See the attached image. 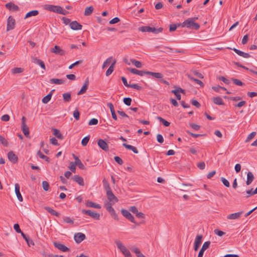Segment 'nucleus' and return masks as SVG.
Here are the masks:
<instances>
[{"label":"nucleus","mask_w":257,"mask_h":257,"mask_svg":"<svg viewBox=\"0 0 257 257\" xmlns=\"http://www.w3.org/2000/svg\"><path fill=\"white\" fill-rule=\"evenodd\" d=\"M198 19V17H192L186 20L187 28L193 30H197L200 28V25L195 23V21Z\"/></svg>","instance_id":"1"},{"label":"nucleus","mask_w":257,"mask_h":257,"mask_svg":"<svg viewBox=\"0 0 257 257\" xmlns=\"http://www.w3.org/2000/svg\"><path fill=\"white\" fill-rule=\"evenodd\" d=\"M115 243L117 245V248L120 250L125 257H132L130 250L126 248L120 241L116 240L115 241Z\"/></svg>","instance_id":"2"},{"label":"nucleus","mask_w":257,"mask_h":257,"mask_svg":"<svg viewBox=\"0 0 257 257\" xmlns=\"http://www.w3.org/2000/svg\"><path fill=\"white\" fill-rule=\"evenodd\" d=\"M113 203L111 202H107L105 204V207L106 210L110 213L111 216L114 219L118 220L117 214L115 213L114 208L112 207Z\"/></svg>","instance_id":"3"},{"label":"nucleus","mask_w":257,"mask_h":257,"mask_svg":"<svg viewBox=\"0 0 257 257\" xmlns=\"http://www.w3.org/2000/svg\"><path fill=\"white\" fill-rule=\"evenodd\" d=\"M82 212L83 214L88 215L95 220L100 219V214L95 211H91V210L82 209Z\"/></svg>","instance_id":"4"},{"label":"nucleus","mask_w":257,"mask_h":257,"mask_svg":"<svg viewBox=\"0 0 257 257\" xmlns=\"http://www.w3.org/2000/svg\"><path fill=\"white\" fill-rule=\"evenodd\" d=\"M61 6H54L52 5H45L44 6L45 10L50 12H53L57 14H60Z\"/></svg>","instance_id":"5"},{"label":"nucleus","mask_w":257,"mask_h":257,"mask_svg":"<svg viewBox=\"0 0 257 257\" xmlns=\"http://www.w3.org/2000/svg\"><path fill=\"white\" fill-rule=\"evenodd\" d=\"M121 213L122 215L128 220H130L133 223H136L134 217L132 215V214L128 210L124 209H121Z\"/></svg>","instance_id":"6"},{"label":"nucleus","mask_w":257,"mask_h":257,"mask_svg":"<svg viewBox=\"0 0 257 257\" xmlns=\"http://www.w3.org/2000/svg\"><path fill=\"white\" fill-rule=\"evenodd\" d=\"M15 20L12 16H9L7 20V31L13 30L15 27Z\"/></svg>","instance_id":"7"},{"label":"nucleus","mask_w":257,"mask_h":257,"mask_svg":"<svg viewBox=\"0 0 257 257\" xmlns=\"http://www.w3.org/2000/svg\"><path fill=\"white\" fill-rule=\"evenodd\" d=\"M106 196L109 200L108 202H111L114 204L118 201L117 198L114 195L111 189L106 191Z\"/></svg>","instance_id":"8"},{"label":"nucleus","mask_w":257,"mask_h":257,"mask_svg":"<svg viewBox=\"0 0 257 257\" xmlns=\"http://www.w3.org/2000/svg\"><path fill=\"white\" fill-rule=\"evenodd\" d=\"M54 246L58 248V249L64 251V252H67L70 251V248L67 247L66 246L64 245L63 244L61 243L60 242L55 241L53 242Z\"/></svg>","instance_id":"9"},{"label":"nucleus","mask_w":257,"mask_h":257,"mask_svg":"<svg viewBox=\"0 0 257 257\" xmlns=\"http://www.w3.org/2000/svg\"><path fill=\"white\" fill-rule=\"evenodd\" d=\"M98 146L101 148L102 150L104 151H108L109 148L107 144L105 141H104L102 139H99L97 141Z\"/></svg>","instance_id":"10"},{"label":"nucleus","mask_w":257,"mask_h":257,"mask_svg":"<svg viewBox=\"0 0 257 257\" xmlns=\"http://www.w3.org/2000/svg\"><path fill=\"white\" fill-rule=\"evenodd\" d=\"M74 238L76 242L79 243L86 238V236L83 233L78 232L75 234Z\"/></svg>","instance_id":"11"},{"label":"nucleus","mask_w":257,"mask_h":257,"mask_svg":"<svg viewBox=\"0 0 257 257\" xmlns=\"http://www.w3.org/2000/svg\"><path fill=\"white\" fill-rule=\"evenodd\" d=\"M8 159L13 164L17 163L18 161V156L13 151H10L8 154Z\"/></svg>","instance_id":"12"},{"label":"nucleus","mask_w":257,"mask_h":257,"mask_svg":"<svg viewBox=\"0 0 257 257\" xmlns=\"http://www.w3.org/2000/svg\"><path fill=\"white\" fill-rule=\"evenodd\" d=\"M210 244V242L209 241H206L203 243L201 249L199 252L198 257H203L204 251L209 248Z\"/></svg>","instance_id":"13"},{"label":"nucleus","mask_w":257,"mask_h":257,"mask_svg":"<svg viewBox=\"0 0 257 257\" xmlns=\"http://www.w3.org/2000/svg\"><path fill=\"white\" fill-rule=\"evenodd\" d=\"M88 85H89V79H88V78H87L84 82V85L82 86L81 89L78 91V92L77 93V94L78 95H81V94L85 93L86 92L87 89H88Z\"/></svg>","instance_id":"14"},{"label":"nucleus","mask_w":257,"mask_h":257,"mask_svg":"<svg viewBox=\"0 0 257 257\" xmlns=\"http://www.w3.org/2000/svg\"><path fill=\"white\" fill-rule=\"evenodd\" d=\"M242 214V211L232 213L227 215V218L230 220L237 219L241 217Z\"/></svg>","instance_id":"15"},{"label":"nucleus","mask_w":257,"mask_h":257,"mask_svg":"<svg viewBox=\"0 0 257 257\" xmlns=\"http://www.w3.org/2000/svg\"><path fill=\"white\" fill-rule=\"evenodd\" d=\"M70 27L73 30H81L82 26L76 21H74L70 23Z\"/></svg>","instance_id":"16"},{"label":"nucleus","mask_w":257,"mask_h":257,"mask_svg":"<svg viewBox=\"0 0 257 257\" xmlns=\"http://www.w3.org/2000/svg\"><path fill=\"white\" fill-rule=\"evenodd\" d=\"M5 7L10 11H18L19 10V7L12 2H10L6 4Z\"/></svg>","instance_id":"17"},{"label":"nucleus","mask_w":257,"mask_h":257,"mask_svg":"<svg viewBox=\"0 0 257 257\" xmlns=\"http://www.w3.org/2000/svg\"><path fill=\"white\" fill-rule=\"evenodd\" d=\"M20 187L19 184L16 183L15 185V190L16 196L17 197L18 199L20 201L22 202L23 200V197L20 193Z\"/></svg>","instance_id":"18"},{"label":"nucleus","mask_w":257,"mask_h":257,"mask_svg":"<svg viewBox=\"0 0 257 257\" xmlns=\"http://www.w3.org/2000/svg\"><path fill=\"white\" fill-rule=\"evenodd\" d=\"M51 52L61 56H63L65 54V51L61 49L59 46L57 45L55 46L54 48L52 49Z\"/></svg>","instance_id":"19"},{"label":"nucleus","mask_w":257,"mask_h":257,"mask_svg":"<svg viewBox=\"0 0 257 257\" xmlns=\"http://www.w3.org/2000/svg\"><path fill=\"white\" fill-rule=\"evenodd\" d=\"M127 70L131 73L137 74L140 76H143L144 75L146 74V71H143V70H139L135 68H127Z\"/></svg>","instance_id":"20"},{"label":"nucleus","mask_w":257,"mask_h":257,"mask_svg":"<svg viewBox=\"0 0 257 257\" xmlns=\"http://www.w3.org/2000/svg\"><path fill=\"white\" fill-rule=\"evenodd\" d=\"M72 179L74 181L77 183L79 185L82 186L84 185L83 179L82 177L80 176L79 175H75L74 176Z\"/></svg>","instance_id":"21"},{"label":"nucleus","mask_w":257,"mask_h":257,"mask_svg":"<svg viewBox=\"0 0 257 257\" xmlns=\"http://www.w3.org/2000/svg\"><path fill=\"white\" fill-rule=\"evenodd\" d=\"M32 59L33 62L38 65H39L43 69H46L45 65L43 61H42L40 59H38L37 58H35L34 57H32Z\"/></svg>","instance_id":"22"},{"label":"nucleus","mask_w":257,"mask_h":257,"mask_svg":"<svg viewBox=\"0 0 257 257\" xmlns=\"http://www.w3.org/2000/svg\"><path fill=\"white\" fill-rule=\"evenodd\" d=\"M73 156L75 159V162H74V163L75 164V165H77L78 167L80 169H84V165L83 164V163L81 162V161L78 158V157L75 156L74 155H73Z\"/></svg>","instance_id":"23"},{"label":"nucleus","mask_w":257,"mask_h":257,"mask_svg":"<svg viewBox=\"0 0 257 257\" xmlns=\"http://www.w3.org/2000/svg\"><path fill=\"white\" fill-rule=\"evenodd\" d=\"M146 74L151 75L156 78L161 79L163 78V75L162 73L159 72H153L151 71H146Z\"/></svg>","instance_id":"24"},{"label":"nucleus","mask_w":257,"mask_h":257,"mask_svg":"<svg viewBox=\"0 0 257 257\" xmlns=\"http://www.w3.org/2000/svg\"><path fill=\"white\" fill-rule=\"evenodd\" d=\"M213 102L217 105H223L224 103L220 97H214L212 98Z\"/></svg>","instance_id":"25"},{"label":"nucleus","mask_w":257,"mask_h":257,"mask_svg":"<svg viewBox=\"0 0 257 257\" xmlns=\"http://www.w3.org/2000/svg\"><path fill=\"white\" fill-rule=\"evenodd\" d=\"M21 235L23 236V238L27 242L28 246H30L31 245H34V242L33 240L29 238V236L25 234L24 232H22Z\"/></svg>","instance_id":"26"},{"label":"nucleus","mask_w":257,"mask_h":257,"mask_svg":"<svg viewBox=\"0 0 257 257\" xmlns=\"http://www.w3.org/2000/svg\"><path fill=\"white\" fill-rule=\"evenodd\" d=\"M254 177L251 172H248L247 174V180L246 184L247 185H250L254 180Z\"/></svg>","instance_id":"27"},{"label":"nucleus","mask_w":257,"mask_h":257,"mask_svg":"<svg viewBox=\"0 0 257 257\" xmlns=\"http://www.w3.org/2000/svg\"><path fill=\"white\" fill-rule=\"evenodd\" d=\"M44 209L52 215H54L57 217H59L60 216L59 213L57 212L50 207L46 206L44 207Z\"/></svg>","instance_id":"28"},{"label":"nucleus","mask_w":257,"mask_h":257,"mask_svg":"<svg viewBox=\"0 0 257 257\" xmlns=\"http://www.w3.org/2000/svg\"><path fill=\"white\" fill-rule=\"evenodd\" d=\"M86 206L88 207H93L94 208H97V209L101 208V206L99 204L95 203L90 201H88L86 203Z\"/></svg>","instance_id":"29"},{"label":"nucleus","mask_w":257,"mask_h":257,"mask_svg":"<svg viewBox=\"0 0 257 257\" xmlns=\"http://www.w3.org/2000/svg\"><path fill=\"white\" fill-rule=\"evenodd\" d=\"M122 146L124 147H125L126 149H127L128 150H132L135 154H138L139 153V151L137 150V149L136 147H135L132 145L123 143L122 144Z\"/></svg>","instance_id":"30"},{"label":"nucleus","mask_w":257,"mask_h":257,"mask_svg":"<svg viewBox=\"0 0 257 257\" xmlns=\"http://www.w3.org/2000/svg\"><path fill=\"white\" fill-rule=\"evenodd\" d=\"M22 130L27 138L30 137L29 128L27 125H22Z\"/></svg>","instance_id":"31"},{"label":"nucleus","mask_w":257,"mask_h":257,"mask_svg":"<svg viewBox=\"0 0 257 257\" xmlns=\"http://www.w3.org/2000/svg\"><path fill=\"white\" fill-rule=\"evenodd\" d=\"M116 63V60H114L113 62L112 63L111 65L109 66L108 69L106 72V76H109L114 70V66Z\"/></svg>","instance_id":"32"},{"label":"nucleus","mask_w":257,"mask_h":257,"mask_svg":"<svg viewBox=\"0 0 257 257\" xmlns=\"http://www.w3.org/2000/svg\"><path fill=\"white\" fill-rule=\"evenodd\" d=\"M39 14V11L38 10H33L27 13L25 17V19L32 17L36 16Z\"/></svg>","instance_id":"33"},{"label":"nucleus","mask_w":257,"mask_h":257,"mask_svg":"<svg viewBox=\"0 0 257 257\" xmlns=\"http://www.w3.org/2000/svg\"><path fill=\"white\" fill-rule=\"evenodd\" d=\"M52 131L53 132V135L56 137L58 139L62 140L63 139V137L62 134L60 133V131L56 128H52Z\"/></svg>","instance_id":"34"},{"label":"nucleus","mask_w":257,"mask_h":257,"mask_svg":"<svg viewBox=\"0 0 257 257\" xmlns=\"http://www.w3.org/2000/svg\"><path fill=\"white\" fill-rule=\"evenodd\" d=\"M63 100L65 102H68L71 101V93L69 92L64 93L63 94Z\"/></svg>","instance_id":"35"},{"label":"nucleus","mask_w":257,"mask_h":257,"mask_svg":"<svg viewBox=\"0 0 257 257\" xmlns=\"http://www.w3.org/2000/svg\"><path fill=\"white\" fill-rule=\"evenodd\" d=\"M188 77L191 80L195 82H196L197 84H199L201 87L204 86V84L201 80L192 77L190 75H188Z\"/></svg>","instance_id":"36"},{"label":"nucleus","mask_w":257,"mask_h":257,"mask_svg":"<svg viewBox=\"0 0 257 257\" xmlns=\"http://www.w3.org/2000/svg\"><path fill=\"white\" fill-rule=\"evenodd\" d=\"M94 10V8L92 6H90L89 7H86L84 12L85 16H90Z\"/></svg>","instance_id":"37"},{"label":"nucleus","mask_w":257,"mask_h":257,"mask_svg":"<svg viewBox=\"0 0 257 257\" xmlns=\"http://www.w3.org/2000/svg\"><path fill=\"white\" fill-rule=\"evenodd\" d=\"M37 155H38V156L40 158H41V159H42L44 160L45 161H46V162H50V158H49L48 157H47V156H45V155H43V154H42V153L40 151H38L37 152Z\"/></svg>","instance_id":"38"},{"label":"nucleus","mask_w":257,"mask_h":257,"mask_svg":"<svg viewBox=\"0 0 257 257\" xmlns=\"http://www.w3.org/2000/svg\"><path fill=\"white\" fill-rule=\"evenodd\" d=\"M203 238V236L201 234H197L196 236L194 244H196L197 245H200L201 243L202 239Z\"/></svg>","instance_id":"39"},{"label":"nucleus","mask_w":257,"mask_h":257,"mask_svg":"<svg viewBox=\"0 0 257 257\" xmlns=\"http://www.w3.org/2000/svg\"><path fill=\"white\" fill-rule=\"evenodd\" d=\"M131 62L137 68H141L142 67V63L136 59H131Z\"/></svg>","instance_id":"40"},{"label":"nucleus","mask_w":257,"mask_h":257,"mask_svg":"<svg viewBox=\"0 0 257 257\" xmlns=\"http://www.w3.org/2000/svg\"><path fill=\"white\" fill-rule=\"evenodd\" d=\"M102 182L103 187L106 191L111 189L109 183L106 179H104L102 181Z\"/></svg>","instance_id":"41"},{"label":"nucleus","mask_w":257,"mask_h":257,"mask_svg":"<svg viewBox=\"0 0 257 257\" xmlns=\"http://www.w3.org/2000/svg\"><path fill=\"white\" fill-rule=\"evenodd\" d=\"M231 80L232 81L233 84H234L235 85H238V86L244 85V84L238 79L234 78H231Z\"/></svg>","instance_id":"42"},{"label":"nucleus","mask_w":257,"mask_h":257,"mask_svg":"<svg viewBox=\"0 0 257 257\" xmlns=\"http://www.w3.org/2000/svg\"><path fill=\"white\" fill-rule=\"evenodd\" d=\"M52 97V93H49L45 96L42 100L43 103H47L51 99Z\"/></svg>","instance_id":"43"},{"label":"nucleus","mask_w":257,"mask_h":257,"mask_svg":"<svg viewBox=\"0 0 257 257\" xmlns=\"http://www.w3.org/2000/svg\"><path fill=\"white\" fill-rule=\"evenodd\" d=\"M157 119L159 120L161 122H162L163 124V125L165 126H168L170 124V123L169 122H168V121H167L166 120H165V119L160 116H158Z\"/></svg>","instance_id":"44"},{"label":"nucleus","mask_w":257,"mask_h":257,"mask_svg":"<svg viewBox=\"0 0 257 257\" xmlns=\"http://www.w3.org/2000/svg\"><path fill=\"white\" fill-rule=\"evenodd\" d=\"M163 30L162 28H159L158 29L155 28V27H151V32L154 34H157L159 33H161Z\"/></svg>","instance_id":"45"},{"label":"nucleus","mask_w":257,"mask_h":257,"mask_svg":"<svg viewBox=\"0 0 257 257\" xmlns=\"http://www.w3.org/2000/svg\"><path fill=\"white\" fill-rule=\"evenodd\" d=\"M151 28L150 26H142L139 28V30L142 32H150Z\"/></svg>","instance_id":"46"},{"label":"nucleus","mask_w":257,"mask_h":257,"mask_svg":"<svg viewBox=\"0 0 257 257\" xmlns=\"http://www.w3.org/2000/svg\"><path fill=\"white\" fill-rule=\"evenodd\" d=\"M50 82L54 84H62L64 81L62 79H59L56 78H52L50 79Z\"/></svg>","instance_id":"47"},{"label":"nucleus","mask_w":257,"mask_h":257,"mask_svg":"<svg viewBox=\"0 0 257 257\" xmlns=\"http://www.w3.org/2000/svg\"><path fill=\"white\" fill-rule=\"evenodd\" d=\"M0 143L5 147H8V142L7 140L3 136L0 135Z\"/></svg>","instance_id":"48"},{"label":"nucleus","mask_w":257,"mask_h":257,"mask_svg":"<svg viewBox=\"0 0 257 257\" xmlns=\"http://www.w3.org/2000/svg\"><path fill=\"white\" fill-rule=\"evenodd\" d=\"M130 249L133 252L135 253L136 255H137L138 254H139L141 252V251L139 249V248L136 246H132L130 247Z\"/></svg>","instance_id":"49"},{"label":"nucleus","mask_w":257,"mask_h":257,"mask_svg":"<svg viewBox=\"0 0 257 257\" xmlns=\"http://www.w3.org/2000/svg\"><path fill=\"white\" fill-rule=\"evenodd\" d=\"M89 136L84 137L81 141V144L83 146H86L89 141Z\"/></svg>","instance_id":"50"},{"label":"nucleus","mask_w":257,"mask_h":257,"mask_svg":"<svg viewBox=\"0 0 257 257\" xmlns=\"http://www.w3.org/2000/svg\"><path fill=\"white\" fill-rule=\"evenodd\" d=\"M132 98L130 97H125L123 99L124 103L127 106H130L132 102Z\"/></svg>","instance_id":"51"},{"label":"nucleus","mask_w":257,"mask_h":257,"mask_svg":"<svg viewBox=\"0 0 257 257\" xmlns=\"http://www.w3.org/2000/svg\"><path fill=\"white\" fill-rule=\"evenodd\" d=\"M74 117L75 118L76 120H78L80 118V112L78 111L77 109H76L74 111L73 113Z\"/></svg>","instance_id":"52"},{"label":"nucleus","mask_w":257,"mask_h":257,"mask_svg":"<svg viewBox=\"0 0 257 257\" xmlns=\"http://www.w3.org/2000/svg\"><path fill=\"white\" fill-rule=\"evenodd\" d=\"M42 187L45 191H48L49 189V184L48 182L43 181L42 182Z\"/></svg>","instance_id":"53"},{"label":"nucleus","mask_w":257,"mask_h":257,"mask_svg":"<svg viewBox=\"0 0 257 257\" xmlns=\"http://www.w3.org/2000/svg\"><path fill=\"white\" fill-rule=\"evenodd\" d=\"M255 135H256V132H253L251 133L247 136V137L245 140V142L247 143V142H249L250 140H251L255 137Z\"/></svg>","instance_id":"54"},{"label":"nucleus","mask_w":257,"mask_h":257,"mask_svg":"<svg viewBox=\"0 0 257 257\" xmlns=\"http://www.w3.org/2000/svg\"><path fill=\"white\" fill-rule=\"evenodd\" d=\"M112 60V57H110L109 58H108L103 63V65H102V68H104L105 67L107 66V65L110 63L111 61V60Z\"/></svg>","instance_id":"55"},{"label":"nucleus","mask_w":257,"mask_h":257,"mask_svg":"<svg viewBox=\"0 0 257 257\" xmlns=\"http://www.w3.org/2000/svg\"><path fill=\"white\" fill-rule=\"evenodd\" d=\"M221 181L223 184V185L226 187H230V183L224 177L221 178Z\"/></svg>","instance_id":"56"},{"label":"nucleus","mask_w":257,"mask_h":257,"mask_svg":"<svg viewBox=\"0 0 257 257\" xmlns=\"http://www.w3.org/2000/svg\"><path fill=\"white\" fill-rule=\"evenodd\" d=\"M246 193L247 194V195L245 197L246 198H248L250 196H252V195H253L255 194V193L254 192V190H253V188H251L250 190H246Z\"/></svg>","instance_id":"57"},{"label":"nucleus","mask_w":257,"mask_h":257,"mask_svg":"<svg viewBox=\"0 0 257 257\" xmlns=\"http://www.w3.org/2000/svg\"><path fill=\"white\" fill-rule=\"evenodd\" d=\"M14 228L17 233H20L22 234V232H23L20 229L19 224L16 223L14 225Z\"/></svg>","instance_id":"58"},{"label":"nucleus","mask_w":257,"mask_h":257,"mask_svg":"<svg viewBox=\"0 0 257 257\" xmlns=\"http://www.w3.org/2000/svg\"><path fill=\"white\" fill-rule=\"evenodd\" d=\"M128 87H131V88H134V89H137V90H140L141 89L142 87L138 85V84H129V86Z\"/></svg>","instance_id":"59"},{"label":"nucleus","mask_w":257,"mask_h":257,"mask_svg":"<svg viewBox=\"0 0 257 257\" xmlns=\"http://www.w3.org/2000/svg\"><path fill=\"white\" fill-rule=\"evenodd\" d=\"M98 121L97 119L93 118L89 120V121L88 122V124L89 125H96L98 123Z\"/></svg>","instance_id":"60"},{"label":"nucleus","mask_w":257,"mask_h":257,"mask_svg":"<svg viewBox=\"0 0 257 257\" xmlns=\"http://www.w3.org/2000/svg\"><path fill=\"white\" fill-rule=\"evenodd\" d=\"M69 168L70 169V170L73 172L75 173L76 171V165L74 163V162H70V166H69Z\"/></svg>","instance_id":"61"},{"label":"nucleus","mask_w":257,"mask_h":257,"mask_svg":"<svg viewBox=\"0 0 257 257\" xmlns=\"http://www.w3.org/2000/svg\"><path fill=\"white\" fill-rule=\"evenodd\" d=\"M23 71V69L22 68H15L12 69V72L14 74L20 73Z\"/></svg>","instance_id":"62"},{"label":"nucleus","mask_w":257,"mask_h":257,"mask_svg":"<svg viewBox=\"0 0 257 257\" xmlns=\"http://www.w3.org/2000/svg\"><path fill=\"white\" fill-rule=\"evenodd\" d=\"M214 232L215 234L218 235L219 236H222L225 234L224 232L217 229H215Z\"/></svg>","instance_id":"63"},{"label":"nucleus","mask_w":257,"mask_h":257,"mask_svg":"<svg viewBox=\"0 0 257 257\" xmlns=\"http://www.w3.org/2000/svg\"><path fill=\"white\" fill-rule=\"evenodd\" d=\"M157 141L160 144H162L164 141L162 135L161 134H158L157 135Z\"/></svg>","instance_id":"64"}]
</instances>
